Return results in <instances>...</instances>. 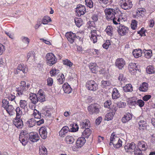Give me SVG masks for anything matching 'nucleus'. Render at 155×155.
<instances>
[{"label": "nucleus", "instance_id": "1", "mask_svg": "<svg viewBox=\"0 0 155 155\" xmlns=\"http://www.w3.org/2000/svg\"><path fill=\"white\" fill-rule=\"evenodd\" d=\"M39 137L38 134L36 133L31 132L28 134L26 130H22L19 137V140L24 146L26 145L28 139L31 141L35 142L38 141Z\"/></svg>", "mask_w": 155, "mask_h": 155}, {"label": "nucleus", "instance_id": "2", "mask_svg": "<svg viewBox=\"0 0 155 155\" xmlns=\"http://www.w3.org/2000/svg\"><path fill=\"white\" fill-rule=\"evenodd\" d=\"M104 12L106 16V19L108 21L112 20L114 24H118L116 21L117 17L115 16L117 12L116 10L111 8H107L105 10Z\"/></svg>", "mask_w": 155, "mask_h": 155}, {"label": "nucleus", "instance_id": "3", "mask_svg": "<svg viewBox=\"0 0 155 155\" xmlns=\"http://www.w3.org/2000/svg\"><path fill=\"white\" fill-rule=\"evenodd\" d=\"M46 62L47 64L51 66L56 63L57 59L54 55L51 53H48L46 56Z\"/></svg>", "mask_w": 155, "mask_h": 155}, {"label": "nucleus", "instance_id": "4", "mask_svg": "<svg viewBox=\"0 0 155 155\" xmlns=\"http://www.w3.org/2000/svg\"><path fill=\"white\" fill-rule=\"evenodd\" d=\"M119 5L122 8L125 10L130 9L133 6L131 0H120Z\"/></svg>", "mask_w": 155, "mask_h": 155}, {"label": "nucleus", "instance_id": "5", "mask_svg": "<svg viewBox=\"0 0 155 155\" xmlns=\"http://www.w3.org/2000/svg\"><path fill=\"white\" fill-rule=\"evenodd\" d=\"M100 106L97 104H94L90 105L88 107V110L91 114H98L100 112Z\"/></svg>", "mask_w": 155, "mask_h": 155}, {"label": "nucleus", "instance_id": "6", "mask_svg": "<svg viewBox=\"0 0 155 155\" xmlns=\"http://www.w3.org/2000/svg\"><path fill=\"white\" fill-rule=\"evenodd\" d=\"M21 85L18 87L17 90L18 91L17 94L19 96L22 95L23 91L28 90L30 86L29 84L27 83L26 85V82L24 81H21Z\"/></svg>", "mask_w": 155, "mask_h": 155}, {"label": "nucleus", "instance_id": "7", "mask_svg": "<svg viewBox=\"0 0 155 155\" xmlns=\"http://www.w3.org/2000/svg\"><path fill=\"white\" fill-rule=\"evenodd\" d=\"M86 87L88 90L95 91L98 89L97 84L93 80L89 81H87L86 85Z\"/></svg>", "mask_w": 155, "mask_h": 155}, {"label": "nucleus", "instance_id": "8", "mask_svg": "<svg viewBox=\"0 0 155 155\" xmlns=\"http://www.w3.org/2000/svg\"><path fill=\"white\" fill-rule=\"evenodd\" d=\"M136 148V145L133 142H132L130 143H127L124 147L126 152L130 153L134 152L135 151Z\"/></svg>", "mask_w": 155, "mask_h": 155}, {"label": "nucleus", "instance_id": "9", "mask_svg": "<svg viewBox=\"0 0 155 155\" xmlns=\"http://www.w3.org/2000/svg\"><path fill=\"white\" fill-rule=\"evenodd\" d=\"M65 35L68 41L71 43H72L74 42L76 38L79 37L78 36H76L75 34L71 32L66 33Z\"/></svg>", "mask_w": 155, "mask_h": 155}, {"label": "nucleus", "instance_id": "10", "mask_svg": "<svg viewBox=\"0 0 155 155\" xmlns=\"http://www.w3.org/2000/svg\"><path fill=\"white\" fill-rule=\"evenodd\" d=\"M128 28L122 25H120L117 30L119 34L122 36L125 35L128 32Z\"/></svg>", "mask_w": 155, "mask_h": 155}, {"label": "nucleus", "instance_id": "11", "mask_svg": "<svg viewBox=\"0 0 155 155\" xmlns=\"http://www.w3.org/2000/svg\"><path fill=\"white\" fill-rule=\"evenodd\" d=\"M76 12L79 16L83 15L86 12L85 6L80 4L78 5L76 8Z\"/></svg>", "mask_w": 155, "mask_h": 155}, {"label": "nucleus", "instance_id": "12", "mask_svg": "<svg viewBox=\"0 0 155 155\" xmlns=\"http://www.w3.org/2000/svg\"><path fill=\"white\" fill-rule=\"evenodd\" d=\"M115 65L120 69H121L125 64V61L123 58H118L115 62Z\"/></svg>", "mask_w": 155, "mask_h": 155}, {"label": "nucleus", "instance_id": "13", "mask_svg": "<svg viewBox=\"0 0 155 155\" xmlns=\"http://www.w3.org/2000/svg\"><path fill=\"white\" fill-rule=\"evenodd\" d=\"M128 68L130 73L133 74H134L138 70L136 64L133 63H131L129 64Z\"/></svg>", "mask_w": 155, "mask_h": 155}, {"label": "nucleus", "instance_id": "14", "mask_svg": "<svg viewBox=\"0 0 155 155\" xmlns=\"http://www.w3.org/2000/svg\"><path fill=\"white\" fill-rule=\"evenodd\" d=\"M86 140L84 137H81L78 138L76 142L77 148L81 147L84 144Z\"/></svg>", "mask_w": 155, "mask_h": 155}, {"label": "nucleus", "instance_id": "15", "mask_svg": "<svg viewBox=\"0 0 155 155\" xmlns=\"http://www.w3.org/2000/svg\"><path fill=\"white\" fill-rule=\"evenodd\" d=\"M39 132L41 137L45 139L47 137V130L46 127H41L39 130Z\"/></svg>", "mask_w": 155, "mask_h": 155}, {"label": "nucleus", "instance_id": "16", "mask_svg": "<svg viewBox=\"0 0 155 155\" xmlns=\"http://www.w3.org/2000/svg\"><path fill=\"white\" fill-rule=\"evenodd\" d=\"M91 39L93 41L94 43L97 42L98 38H99L100 36L97 34V31L95 30H93L91 31Z\"/></svg>", "mask_w": 155, "mask_h": 155}, {"label": "nucleus", "instance_id": "17", "mask_svg": "<svg viewBox=\"0 0 155 155\" xmlns=\"http://www.w3.org/2000/svg\"><path fill=\"white\" fill-rule=\"evenodd\" d=\"M13 123L18 128H21L23 125V122L20 118H15L13 121Z\"/></svg>", "mask_w": 155, "mask_h": 155}, {"label": "nucleus", "instance_id": "18", "mask_svg": "<svg viewBox=\"0 0 155 155\" xmlns=\"http://www.w3.org/2000/svg\"><path fill=\"white\" fill-rule=\"evenodd\" d=\"M35 54L34 51H30L27 55V61L29 62L34 61L35 59Z\"/></svg>", "mask_w": 155, "mask_h": 155}, {"label": "nucleus", "instance_id": "19", "mask_svg": "<svg viewBox=\"0 0 155 155\" xmlns=\"http://www.w3.org/2000/svg\"><path fill=\"white\" fill-rule=\"evenodd\" d=\"M132 116L129 113H126L122 118L121 120L123 123H126L131 119Z\"/></svg>", "mask_w": 155, "mask_h": 155}, {"label": "nucleus", "instance_id": "20", "mask_svg": "<svg viewBox=\"0 0 155 155\" xmlns=\"http://www.w3.org/2000/svg\"><path fill=\"white\" fill-rule=\"evenodd\" d=\"M69 130V128L67 126L63 127L59 132V134L61 137H64L66 134L68 133Z\"/></svg>", "mask_w": 155, "mask_h": 155}, {"label": "nucleus", "instance_id": "21", "mask_svg": "<svg viewBox=\"0 0 155 155\" xmlns=\"http://www.w3.org/2000/svg\"><path fill=\"white\" fill-rule=\"evenodd\" d=\"M5 110L10 116L13 115L15 114V110L11 105H8L7 107L5 108Z\"/></svg>", "mask_w": 155, "mask_h": 155}, {"label": "nucleus", "instance_id": "22", "mask_svg": "<svg viewBox=\"0 0 155 155\" xmlns=\"http://www.w3.org/2000/svg\"><path fill=\"white\" fill-rule=\"evenodd\" d=\"M139 129L140 130H145L146 129L147 126L146 120H140L138 122Z\"/></svg>", "mask_w": 155, "mask_h": 155}, {"label": "nucleus", "instance_id": "23", "mask_svg": "<svg viewBox=\"0 0 155 155\" xmlns=\"http://www.w3.org/2000/svg\"><path fill=\"white\" fill-rule=\"evenodd\" d=\"M41 90H39L37 94L38 101L41 102H44L45 101V95L41 93Z\"/></svg>", "mask_w": 155, "mask_h": 155}, {"label": "nucleus", "instance_id": "24", "mask_svg": "<svg viewBox=\"0 0 155 155\" xmlns=\"http://www.w3.org/2000/svg\"><path fill=\"white\" fill-rule=\"evenodd\" d=\"M90 126V122L88 120H85L81 122V128H88Z\"/></svg>", "mask_w": 155, "mask_h": 155}, {"label": "nucleus", "instance_id": "25", "mask_svg": "<svg viewBox=\"0 0 155 155\" xmlns=\"http://www.w3.org/2000/svg\"><path fill=\"white\" fill-rule=\"evenodd\" d=\"M89 68L90 70L93 73H96L99 68L96 66V64L94 63H91L89 65Z\"/></svg>", "mask_w": 155, "mask_h": 155}, {"label": "nucleus", "instance_id": "26", "mask_svg": "<svg viewBox=\"0 0 155 155\" xmlns=\"http://www.w3.org/2000/svg\"><path fill=\"white\" fill-rule=\"evenodd\" d=\"M37 97V94H32V95L30 96L29 99L31 101L32 103L35 104L38 101Z\"/></svg>", "mask_w": 155, "mask_h": 155}, {"label": "nucleus", "instance_id": "27", "mask_svg": "<svg viewBox=\"0 0 155 155\" xmlns=\"http://www.w3.org/2000/svg\"><path fill=\"white\" fill-rule=\"evenodd\" d=\"M63 88L65 93L69 94L71 92L72 89L68 83H65L63 86Z\"/></svg>", "mask_w": 155, "mask_h": 155}, {"label": "nucleus", "instance_id": "28", "mask_svg": "<svg viewBox=\"0 0 155 155\" xmlns=\"http://www.w3.org/2000/svg\"><path fill=\"white\" fill-rule=\"evenodd\" d=\"M120 97V94L117 88L113 89L112 93V97L113 99H117Z\"/></svg>", "mask_w": 155, "mask_h": 155}, {"label": "nucleus", "instance_id": "29", "mask_svg": "<svg viewBox=\"0 0 155 155\" xmlns=\"http://www.w3.org/2000/svg\"><path fill=\"white\" fill-rule=\"evenodd\" d=\"M17 68L18 70L20 71L21 72L23 73H26L28 71V68L27 67L24 66L23 65L21 64H19Z\"/></svg>", "mask_w": 155, "mask_h": 155}, {"label": "nucleus", "instance_id": "30", "mask_svg": "<svg viewBox=\"0 0 155 155\" xmlns=\"http://www.w3.org/2000/svg\"><path fill=\"white\" fill-rule=\"evenodd\" d=\"M51 109L43 108L41 111V114L44 115L46 117L50 116L51 115Z\"/></svg>", "mask_w": 155, "mask_h": 155}, {"label": "nucleus", "instance_id": "31", "mask_svg": "<svg viewBox=\"0 0 155 155\" xmlns=\"http://www.w3.org/2000/svg\"><path fill=\"white\" fill-rule=\"evenodd\" d=\"M142 52L140 49H136L133 51V54L134 57L136 58L140 57L142 55Z\"/></svg>", "mask_w": 155, "mask_h": 155}, {"label": "nucleus", "instance_id": "32", "mask_svg": "<svg viewBox=\"0 0 155 155\" xmlns=\"http://www.w3.org/2000/svg\"><path fill=\"white\" fill-rule=\"evenodd\" d=\"M39 154L40 155H47V151L46 148L43 146L39 147Z\"/></svg>", "mask_w": 155, "mask_h": 155}, {"label": "nucleus", "instance_id": "33", "mask_svg": "<svg viewBox=\"0 0 155 155\" xmlns=\"http://www.w3.org/2000/svg\"><path fill=\"white\" fill-rule=\"evenodd\" d=\"M119 138L115 136L114 133H112L110 138L111 142H112V144L113 145L117 143L118 141H119Z\"/></svg>", "mask_w": 155, "mask_h": 155}, {"label": "nucleus", "instance_id": "34", "mask_svg": "<svg viewBox=\"0 0 155 155\" xmlns=\"http://www.w3.org/2000/svg\"><path fill=\"white\" fill-rule=\"evenodd\" d=\"M91 133V131L90 129L88 128H86L82 133V135L83 137L88 138L90 136Z\"/></svg>", "mask_w": 155, "mask_h": 155}, {"label": "nucleus", "instance_id": "35", "mask_svg": "<svg viewBox=\"0 0 155 155\" xmlns=\"http://www.w3.org/2000/svg\"><path fill=\"white\" fill-rule=\"evenodd\" d=\"M148 87V84L146 82H143L141 85L139 87V90L142 91H147Z\"/></svg>", "mask_w": 155, "mask_h": 155}, {"label": "nucleus", "instance_id": "36", "mask_svg": "<svg viewBox=\"0 0 155 155\" xmlns=\"http://www.w3.org/2000/svg\"><path fill=\"white\" fill-rule=\"evenodd\" d=\"M27 124L29 127H32L36 124V120L34 118H31L28 120Z\"/></svg>", "mask_w": 155, "mask_h": 155}, {"label": "nucleus", "instance_id": "37", "mask_svg": "<svg viewBox=\"0 0 155 155\" xmlns=\"http://www.w3.org/2000/svg\"><path fill=\"white\" fill-rule=\"evenodd\" d=\"M123 90L126 92H132L133 90L132 86L130 84H127L123 87Z\"/></svg>", "mask_w": 155, "mask_h": 155}, {"label": "nucleus", "instance_id": "38", "mask_svg": "<svg viewBox=\"0 0 155 155\" xmlns=\"http://www.w3.org/2000/svg\"><path fill=\"white\" fill-rule=\"evenodd\" d=\"M65 140L67 143L72 144L74 141L73 137L71 136H67L65 138Z\"/></svg>", "mask_w": 155, "mask_h": 155}, {"label": "nucleus", "instance_id": "39", "mask_svg": "<svg viewBox=\"0 0 155 155\" xmlns=\"http://www.w3.org/2000/svg\"><path fill=\"white\" fill-rule=\"evenodd\" d=\"M114 114L112 112L107 113L105 115L104 120H109L112 119Z\"/></svg>", "mask_w": 155, "mask_h": 155}, {"label": "nucleus", "instance_id": "40", "mask_svg": "<svg viewBox=\"0 0 155 155\" xmlns=\"http://www.w3.org/2000/svg\"><path fill=\"white\" fill-rule=\"evenodd\" d=\"M33 114L35 117V119L38 120L41 118V113L36 110H34Z\"/></svg>", "mask_w": 155, "mask_h": 155}, {"label": "nucleus", "instance_id": "41", "mask_svg": "<svg viewBox=\"0 0 155 155\" xmlns=\"http://www.w3.org/2000/svg\"><path fill=\"white\" fill-rule=\"evenodd\" d=\"M147 73L149 74H152L155 73V69L153 66H148L146 69Z\"/></svg>", "mask_w": 155, "mask_h": 155}, {"label": "nucleus", "instance_id": "42", "mask_svg": "<svg viewBox=\"0 0 155 155\" xmlns=\"http://www.w3.org/2000/svg\"><path fill=\"white\" fill-rule=\"evenodd\" d=\"M16 113V117L15 118L19 119L22 115V111L19 107H18L15 110Z\"/></svg>", "mask_w": 155, "mask_h": 155}, {"label": "nucleus", "instance_id": "43", "mask_svg": "<svg viewBox=\"0 0 155 155\" xmlns=\"http://www.w3.org/2000/svg\"><path fill=\"white\" fill-rule=\"evenodd\" d=\"M74 21L76 25L78 27H80L82 24V21L81 19L80 18H75Z\"/></svg>", "mask_w": 155, "mask_h": 155}, {"label": "nucleus", "instance_id": "44", "mask_svg": "<svg viewBox=\"0 0 155 155\" xmlns=\"http://www.w3.org/2000/svg\"><path fill=\"white\" fill-rule=\"evenodd\" d=\"M105 31L109 35L111 36L112 35L113 28L110 26H107L105 30Z\"/></svg>", "mask_w": 155, "mask_h": 155}, {"label": "nucleus", "instance_id": "45", "mask_svg": "<svg viewBox=\"0 0 155 155\" xmlns=\"http://www.w3.org/2000/svg\"><path fill=\"white\" fill-rule=\"evenodd\" d=\"M62 61L63 64L68 66L70 67H71L73 65V63L71 62L68 59L64 60H63Z\"/></svg>", "mask_w": 155, "mask_h": 155}, {"label": "nucleus", "instance_id": "46", "mask_svg": "<svg viewBox=\"0 0 155 155\" xmlns=\"http://www.w3.org/2000/svg\"><path fill=\"white\" fill-rule=\"evenodd\" d=\"M59 72V71L58 70L56 69L55 68L52 69L50 71V74L51 77L57 75Z\"/></svg>", "mask_w": 155, "mask_h": 155}, {"label": "nucleus", "instance_id": "47", "mask_svg": "<svg viewBox=\"0 0 155 155\" xmlns=\"http://www.w3.org/2000/svg\"><path fill=\"white\" fill-rule=\"evenodd\" d=\"M27 103L25 100H21L19 102L20 107L23 109H24L27 105Z\"/></svg>", "mask_w": 155, "mask_h": 155}, {"label": "nucleus", "instance_id": "48", "mask_svg": "<svg viewBox=\"0 0 155 155\" xmlns=\"http://www.w3.org/2000/svg\"><path fill=\"white\" fill-rule=\"evenodd\" d=\"M143 52L145 53L146 57L147 58H150L152 56V51L151 50L148 51L145 50Z\"/></svg>", "mask_w": 155, "mask_h": 155}, {"label": "nucleus", "instance_id": "49", "mask_svg": "<svg viewBox=\"0 0 155 155\" xmlns=\"http://www.w3.org/2000/svg\"><path fill=\"white\" fill-rule=\"evenodd\" d=\"M51 18L48 16L44 17L42 21V23L43 24H46L49 22L51 21Z\"/></svg>", "mask_w": 155, "mask_h": 155}, {"label": "nucleus", "instance_id": "50", "mask_svg": "<svg viewBox=\"0 0 155 155\" xmlns=\"http://www.w3.org/2000/svg\"><path fill=\"white\" fill-rule=\"evenodd\" d=\"M58 80L60 84H62L65 80L64 75L63 74H61L60 76H59Z\"/></svg>", "mask_w": 155, "mask_h": 155}, {"label": "nucleus", "instance_id": "51", "mask_svg": "<svg viewBox=\"0 0 155 155\" xmlns=\"http://www.w3.org/2000/svg\"><path fill=\"white\" fill-rule=\"evenodd\" d=\"M86 5L90 8H92L93 6V3L91 0H85Z\"/></svg>", "mask_w": 155, "mask_h": 155}, {"label": "nucleus", "instance_id": "52", "mask_svg": "<svg viewBox=\"0 0 155 155\" xmlns=\"http://www.w3.org/2000/svg\"><path fill=\"white\" fill-rule=\"evenodd\" d=\"M101 84L102 86L104 87L107 86H110L111 83L109 81H101Z\"/></svg>", "mask_w": 155, "mask_h": 155}, {"label": "nucleus", "instance_id": "53", "mask_svg": "<svg viewBox=\"0 0 155 155\" xmlns=\"http://www.w3.org/2000/svg\"><path fill=\"white\" fill-rule=\"evenodd\" d=\"M116 144L114 145V147L118 148H120L122 146V141L119 139V141H118Z\"/></svg>", "mask_w": 155, "mask_h": 155}, {"label": "nucleus", "instance_id": "54", "mask_svg": "<svg viewBox=\"0 0 155 155\" xmlns=\"http://www.w3.org/2000/svg\"><path fill=\"white\" fill-rule=\"evenodd\" d=\"M2 106L4 107V108H5L8 106V101L6 99H3L2 101Z\"/></svg>", "mask_w": 155, "mask_h": 155}, {"label": "nucleus", "instance_id": "55", "mask_svg": "<svg viewBox=\"0 0 155 155\" xmlns=\"http://www.w3.org/2000/svg\"><path fill=\"white\" fill-rule=\"evenodd\" d=\"M110 45V41L107 40L106 41V42L105 43L103 44L102 46L103 48L105 49H107Z\"/></svg>", "mask_w": 155, "mask_h": 155}, {"label": "nucleus", "instance_id": "56", "mask_svg": "<svg viewBox=\"0 0 155 155\" xmlns=\"http://www.w3.org/2000/svg\"><path fill=\"white\" fill-rule=\"evenodd\" d=\"M137 21L135 20L133 21L131 24V28L132 29L135 30L137 27Z\"/></svg>", "mask_w": 155, "mask_h": 155}, {"label": "nucleus", "instance_id": "57", "mask_svg": "<svg viewBox=\"0 0 155 155\" xmlns=\"http://www.w3.org/2000/svg\"><path fill=\"white\" fill-rule=\"evenodd\" d=\"M111 104V101L110 100H108L106 101L104 104V106L105 107L110 108V106Z\"/></svg>", "mask_w": 155, "mask_h": 155}, {"label": "nucleus", "instance_id": "58", "mask_svg": "<svg viewBox=\"0 0 155 155\" xmlns=\"http://www.w3.org/2000/svg\"><path fill=\"white\" fill-rule=\"evenodd\" d=\"M15 96L14 95H13L12 94H9L8 97V99L9 101H12L14 103L15 102Z\"/></svg>", "mask_w": 155, "mask_h": 155}, {"label": "nucleus", "instance_id": "59", "mask_svg": "<svg viewBox=\"0 0 155 155\" xmlns=\"http://www.w3.org/2000/svg\"><path fill=\"white\" fill-rule=\"evenodd\" d=\"M137 104L140 107H141L144 106V102L143 100H139L137 101Z\"/></svg>", "mask_w": 155, "mask_h": 155}, {"label": "nucleus", "instance_id": "60", "mask_svg": "<svg viewBox=\"0 0 155 155\" xmlns=\"http://www.w3.org/2000/svg\"><path fill=\"white\" fill-rule=\"evenodd\" d=\"M47 84L49 86H51L53 83V80L51 78H49L47 80Z\"/></svg>", "mask_w": 155, "mask_h": 155}, {"label": "nucleus", "instance_id": "61", "mask_svg": "<svg viewBox=\"0 0 155 155\" xmlns=\"http://www.w3.org/2000/svg\"><path fill=\"white\" fill-rule=\"evenodd\" d=\"M79 127L77 124H73L72 128L73 130L72 131L73 132L76 131L78 129Z\"/></svg>", "mask_w": 155, "mask_h": 155}, {"label": "nucleus", "instance_id": "62", "mask_svg": "<svg viewBox=\"0 0 155 155\" xmlns=\"http://www.w3.org/2000/svg\"><path fill=\"white\" fill-rule=\"evenodd\" d=\"M5 50V46L3 45L0 43V55L2 54Z\"/></svg>", "mask_w": 155, "mask_h": 155}, {"label": "nucleus", "instance_id": "63", "mask_svg": "<svg viewBox=\"0 0 155 155\" xmlns=\"http://www.w3.org/2000/svg\"><path fill=\"white\" fill-rule=\"evenodd\" d=\"M134 152L135 155H142L141 151L140 149H136Z\"/></svg>", "mask_w": 155, "mask_h": 155}, {"label": "nucleus", "instance_id": "64", "mask_svg": "<svg viewBox=\"0 0 155 155\" xmlns=\"http://www.w3.org/2000/svg\"><path fill=\"white\" fill-rule=\"evenodd\" d=\"M118 80L119 81H124L125 80V78L124 77V75L122 74H120L118 78Z\"/></svg>", "mask_w": 155, "mask_h": 155}]
</instances>
